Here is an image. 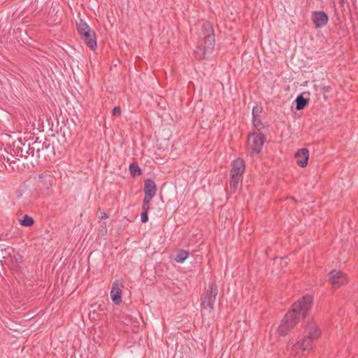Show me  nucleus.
<instances>
[{
  "label": "nucleus",
  "instance_id": "11",
  "mask_svg": "<svg viewBox=\"0 0 358 358\" xmlns=\"http://www.w3.org/2000/svg\"><path fill=\"white\" fill-rule=\"evenodd\" d=\"M312 20L315 28H321L327 24L329 16L324 11H315L312 14Z\"/></svg>",
  "mask_w": 358,
  "mask_h": 358
},
{
  "label": "nucleus",
  "instance_id": "25",
  "mask_svg": "<svg viewBox=\"0 0 358 358\" xmlns=\"http://www.w3.org/2000/svg\"><path fill=\"white\" fill-rule=\"evenodd\" d=\"M153 197L154 196H149L148 194H145L143 200V203L150 204V202Z\"/></svg>",
  "mask_w": 358,
  "mask_h": 358
},
{
  "label": "nucleus",
  "instance_id": "14",
  "mask_svg": "<svg viewBox=\"0 0 358 358\" xmlns=\"http://www.w3.org/2000/svg\"><path fill=\"white\" fill-rule=\"evenodd\" d=\"M110 296L115 305H120L122 302V290L117 282H114L110 290Z\"/></svg>",
  "mask_w": 358,
  "mask_h": 358
},
{
  "label": "nucleus",
  "instance_id": "7",
  "mask_svg": "<svg viewBox=\"0 0 358 358\" xmlns=\"http://www.w3.org/2000/svg\"><path fill=\"white\" fill-rule=\"evenodd\" d=\"M34 139L24 140L22 141L21 139L15 141L13 144L12 152L14 156L27 158L31 155L32 157L34 156V152H32V146L34 145Z\"/></svg>",
  "mask_w": 358,
  "mask_h": 358
},
{
  "label": "nucleus",
  "instance_id": "2",
  "mask_svg": "<svg viewBox=\"0 0 358 358\" xmlns=\"http://www.w3.org/2000/svg\"><path fill=\"white\" fill-rule=\"evenodd\" d=\"M199 40L194 51L196 57L203 59L211 55L215 44L213 26L209 21L203 22L199 31Z\"/></svg>",
  "mask_w": 358,
  "mask_h": 358
},
{
  "label": "nucleus",
  "instance_id": "20",
  "mask_svg": "<svg viewBox=\"0 0 358 358\" xmlns=\"http://www.w3.org/2000/svg\"><path fill=\"white\" fill-rule=\"evenodd\" d=\"M20 223L21 225L24 227H31L34 224V220L32 217L25 215L23 216L22 220H20Z\"/></svg>",
  "mask_w": 358,
  "mask_h": 358
},
{
  "label": "nucleus",
  "instance_id": "16",
  "mask_svg": "<svg viewBox=\"0 0 358 358\" xmlns=\"http://www.w3.org/2000/svg\"><path fill=\"white\" fill-rule=\"evenodd\" d=\"M306 92H303L302 94L298 95L294 100V103H296V109L297 110H303L308 103L309 98H305L303 94Z\"/></svg>",
  "mask_w": 358,
  "mask_h": 358
},
{
  "label": "nucleus",
  "instance_id": "1",
  "mask_svg": "<svg viewBox=\"0 0 358 358\" xmlns=\"http://www.w3.org/2000/svg\"><path fill=\"white\" fill-rule=\"evenodd\" d=\"M313 298L306 295L294 303L292 309L285 315L278 327V332L280 336H285L295 327V325L304 318L312 307Z\"/></svg>",
  "mask_w": 358,
  "mask_h": 358
},
{
  "label": "nucleus",
  "instance_id": "23",
  "mask_svg": "<svg viewBox=\"0 0 358 358\" xmlns=\"http://www.w3.org/2000/svg\"><path fill=\"white\" fill-rule=\"evenodd\" d=\"M148 212H142L141 214V220L143 223H146L148 221Z\"/></svg>",
  "mask_w": 358,
  "mask_h": 358
},
{
  "label": "nucleus",
  "instance_id": "6",
  "mask_svg": "<svg viewBox=\"0 0 358 358\" xmlns=\"http://www.w3.org/2000/svg\"><path fill=\"white\" fill-rule=\"evenodd\" d=\"M32 152H34V157L35 159H41L44 161L50 160L51 157L55 155L54 146L50 143L38 141V137L34 141Z\"/></svg>",
  "mask_w": 358,
  "mask_h": 358
},
{
  "label": "nucleus",
  "instance_id": "3",
  "mask_svg": "<svg viewBox=\"0 0 358 358\" xmlns=\"http://www.w3.org/2000/svg\"><path fill=\"white\" fill-rule=\"evenodd\" d=\"M306 331L307 336L292 346L291 355L294 356L305 355L312 350L313 341L320 337L321 331L317 324L312 320L307 322Z\"/></svg>",
  "mask_w": 358,
  "mask_h": 358
},
{
  "label": "nucleus",
  "instance_id": "12",
  "mask_svg": "<svg viewBox=\"0 0 358 358\" xmlns=\"http://www.w3.org/2000/svg\"><path fill=\"white\" fill-rule=\"evenodd\" d=\"M295 158L296 161V164L304 168L308 164V161L309 159V151L307 148H301L297 150L295 154Z\"/></svg>",
  "mask_w": 358,
  "mask_h": 358
},
{
  "label": "nucleus",
  "instance_id": "21",
  "mask_svg": "<svg viewBox=\"0 0 358 358\" xmlns=\"http://www.w3.org/2000/svg\"><path fill=\"white\" fill-rule=\"evenodd\" d=\"M252 124L257 131H260L264 127V125L261 120L260 116L254 117L252 118Z\"/></svg>",
  "mask_w": 358,
  "mask_h": 358
},
{
  "label": "nucleus",
  "instance_id": "5",
  "mask_svg": "<svg viewBox=\"0 0 358 358\" xmlns=\"http://www.w3.org/2000/svg\"><path fill=\"white\" fill-rule=\"evenodd\" d=\"M76 27L78 32L85 45L91 50H95L97 47L95 32L82 19H80L79 21L76 22Z\"/></svg>",
  "mask_w": 358,
  "mask_h": 358
},
{
  "label": "nucleus",
  "instance_id": "15",
  "mask_svg": "<svg viewBox=\"0 0 358 358\" xmlns=\"http://www.w3.org/2000/svg\"><path fill=\"white\" fill-rule=\"evenodd\" d=\"M157 192V185L152 179H146L144 184V193L149 196H155Z\"/></svg>",
  "mask_w": 358,
  "mask_h": 358
},
{
  "label": "nucleus",
  "instance_id": "19",
  "mask_svg": "<svg viewBox=\"0 0 358 358\" xmlns=\"http://www.w3.org/2000/svg\"><path fill=\"white\" fill-rule=\"evenodd\" d=\"M129 171L132 177H137L141 175L142 172L137 163H131L129 165Z\"/></svg>",
  "mask_w": 358,
  "mask_h": 358
},
{
  "label": "nucleus",
  "instance_id": "8",
  "mask_svg": "<svg viewBox=\"0 0 358 358\" xmlns=\"http://www.w3.org/2000/svg\"><path fill=\"white\" fill-rule=\"evenodd\" d=\"M218 294V288L215 283H210L206 291L204 298L201 301L202 309L211 313L214 308V303Z\"/></svg>",
  "mask_w": 358,
  "mask_h": 358
},
{
  "label": "nucleus",
  "instance_id": "27",
  "mask_svg": "<svg viewBox=\"0 0 358 358\" xmlns=\"http://www.w3.org/2000/svg\"><path fill=\"white\" fill-rule=\"evenodd\" d=\"M22 190H17V192H16V197L17 199H20V198H22Z\"/></svg>",
  "mask_w": 358,
  "mask_h": 358
},
{
  "label": "nucleus",
  "instance_id": "4",
  "mask_svg": "<svg viewBox=\"0 0 358 358\" xmlns=\"http://www.w3.org/2000/svg\"><path fill=\"white\" fill-rule=\"evenodd\" d=\"M55 179L48 171L41 173L37 178H35V192L32 193V196L37 199L40 196H49L52 192V185Z\"/></svg>",
  "mask_w": 358,
  "mask_h": 358
},
{
  "label": "nucleus",
  "instance_id": "10",
  "mask_svg": "<svg viewBox=\"0 0 358 358\" xmlns=\"http://www.w3.org/2000/svg\"><path fill=\"white\" fill-rule=\"evenodd\" d=\"M329 280L334 288H338L348 283L347 275L341 271L332 270L329 273Z\"/></svg>",
  "mask_w": 358,
  "mask_h": 358
},
{
  "label": "nucleus",
  "instance_id": "22",
  "mask_svg": "<svg viewBox=\"0 0 358 358\" xmlns=\"http://www.w3.org/2000/svg\"><path fill=\"white\" fill-rule=\"evenodd\" d=\"M262 113V108H259L257 106H254L252 108V118L254 117H259V114Z\"/></svg>",
  "mask_w": 358,
  "mask_h": 358
},
{
  "label": "nucleus",
  "instance_id": "28",
  "mask_svg": "<svg viewBox=\"0 0 358 358\" xmlns=\"http://www.w3.org/2000/svg\"><path fill=\"white\" fill-rule=\"evenodd\" d=\"M108 217V215L106 213H101V219L105 220Z\"/></svg>",
  "mask_w": 358,
  "mask_h": 358
},
{
  "label": "nucleus",
  "instance_id": "13",
  "mask_svg": "<svg viewBox=\"0 0 358 358\" xmlns=\"http://www.w3.org/2000/svg\"><path fill=\"white\" fill-rule=\"evenodd\" d=\"M245 169V162L241 158H238L233 162L232 169L230 171V175L241 176Z\"/></svg>",
  "mask_w": 358,
  "mask_h": 358
},
{
  "label": "nucleus",
  "instance_id": "9",
  "mask_svg": "<svg viewBox=\"0 0 358 358\" xmlns=\"http://www.w3.org/2000/svg\"><path fill=\"white\" fill-rule=\"evenodd\" d=\"M264 141V136L262 133H252L248 136V145L252 155L261 152Z\"/></svg>",
  "mask_w": 358,
  "mask_h": 358
},
{
  "label": "nucleus",
  "instance_id": "17",
  "mask_svg": "<svg viewBox=\"0 0 358 358\" xmlns=\"http://www.w3.org/2000/svg\"><path fill=\"white\" fill-rule=\"evenodd\" d=\"M242 180V177L238 176L231 175V180L229 182V188L231 192H235L237 189L239 182Z\"/></svg>",
  "mask_w": 358,
  "mask_h": 358
},
{
  "label": "nucleus",
  "instance_id": "24",
  "mask_svg": "<svg viewBox=\"0 0 358 358\" xmlns=\"http://www.w3.org/2000/svg\"><path fill=\"white\" fill-rule=\"evenodd\" d=\"M121 108L119 106H116L113 109L112 113L114 116H120L121 115Z\"/></svg>",
  "mask_w": 358,
  "mask_h": 358
},
{
  "label": "nucleus",
  "instance_id": "29",
  "mask_svg": "<svg viewBox=\"0 0 358 358\" xmlns=\"http://www.w3.org/2000/svg\"><path fill=\"white\" fill-rule=\"evenodd\" d=\"M330 87H324L323 90L324 92H328L329 91Z\"/></svg>",
  "mask_w": 358,
  "mask_h": 358
},
{
  "label": "nucleus",
  "instance_id": "26",
  "mask_svg": "<svg viewBox=\"0 0 358 358\" xmlns=\"http://www.w3.org/2000/svg\"><path fill=\"white\" fill-rule=\"evenodd\" d=\"M149 209H150L149 204L143 203L142 212H148Z\"/></svg>",
  "mask_w": 358,
  "mask_h": 358
},
{
  "label": "nucleus",
  "instance_id": "18",
  "mask_svg": "<svg viewBox=\"0 0 358 358\" xmlns=\"http://www.w3.org/2000/svg\"><path fill=\"white\" fill-rule=\"evenodd\" d=\"M189 254L185 250L178 251L174 259L178 263H183L189 257Z\"/></svg>",
  "mask_w": 358,
  "mask_h": 358
}]
</instances>
